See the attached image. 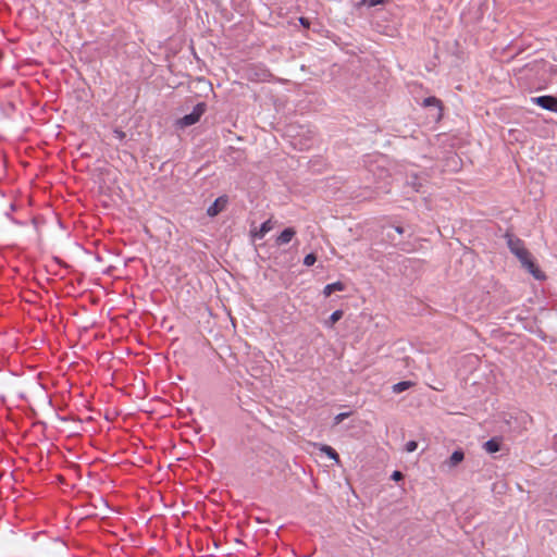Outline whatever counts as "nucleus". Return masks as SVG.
<instances>
[{
    "instance_id": "f257e3e1",
    "label": "nucleus",
    "mask_w": 557,
    "mask_h": 557,
    "mask_svg": "<svg viewBox=\"0 0 557 557\" xmlns=\"http://www.w3.org/2000/svg\"><path fill=\"white\" fill-rule=\"evenodd\" d=\"M508 247L510 251L519 259L522 265L537 280L543 278L544 275L535 264L532 255L525 248L524 243L517 237H508Z\"/></svg>"
},
{
    "instance_id": "f03ea898",
    "label": "nucleus",
    "mask_w": 557,
    "mask_h": 557,
    "mask_svg": "<svg viewBox=\"0 0 557 557\" xmlns=\"http://www.w3.org/2000/svg\"><path fill=\"white\" fill-rule=\"evenodd\" d=\"M239 74L252 83L269 82L272 78V73L262 63H246L239 69Z\"/></svg>"
},
{
    "instance_id": "7ed1b4c3",
    "label": "nucleus",
    "mask_w": 557,
    "mask_h": 557,
    "mask_svg": "<svg viewBox=\"0 0 557 557\" xmlns=\"http://www.w3.org/2000/svg\"><path fill=\"white\" fill-rule=\"evenodd\" d=\"M532 103L537 104L539 107L552 111L557 112V97L545 95L531 98Z\"/></svg>"
},
{
    "instance_id": "20e7f679",
    "label": "nucleus",
    "mask_w": 557,
    "mask_h": 557,
    "mask_svg": "<svg viewBox=\"0 0 557 557\" xmlns=\"http://www.w3.org/2000/svg\"><path fill=\"white\" fill-rule=\"evenodd\" d=\"M205 113V104L203 103H198L191 113L189 114H186L185 116H183L181 120H180V124L181 126L183 127H186V126H190V125H194L196 124L201 115Z\"/></svg>"
},
{
    "instance_id": "39448f33",
    "label": "nucleus",
    "mask_w": 557,
    "mask_h": 557,
    "mask_svg": "<svg viewBox=\"0 0 557 557\" xmlns=\"http://www.w3.org/2000/svg\"><path fill=\"white\" fill-rule=\"evenodd\" d=\"M226 205H227V198L225 196L219 197L208 208L207 214L209 216H216L220 212H222L225 209Z\"/></svg>"
},
{
    "instance_id": "423d86ee",
    "label": "nucleus",
    "mask_w": 557,
    "mask_h": 557,
    "mask_svg": "<svg viewBox=\"0 0 557 557\" xmlns=\"http://www.w3.org/2000/svg\"><path fill=\"white\" fill-rule=\"evenodd\" d=\"M273 227L274 223L269 219L260 225L259 230L251 231V236L253 239H262Z\"/></svg>"
},
{
    "instance_id": "0eeeda50",
    "label": "nucleus",
    "mask_w": 557,
    "mask_h": 557,
    "mask_svg": "<svg viewBox=\"0 0 557 557\" xmlns=\"http://www.w3.org/2000/svg\"><path fill=\"white\" fill-rule=\"evenodd\" d=\"M296 235V231L293 227L285 228L275 239L277 246L288 244Z\"/></svg>"
},
{
    "instance_id": "6e6552de",
    "label": "nucleus",
    "mask_w": 557,
    "mask_h": 557,
    "mask_svg": "<svg viewBox=\"0 0 557 557\" xmlns=\"http://www.w3.org/2000/svg\"><path fill=\"white\" fill-rule=\"evenodd\" d=\"M483 448L488 454H494L500 450V438L493 437L483 444Z\"/></svg>"
},
{
    "instance_id": "1a4fd4ad",
    "label": "nucleus",
    "mask_w": 557,
    "mask_h": 557,
    "mask_svg": "<svg viewBox=\"0 0 557 557\" xmlns=\"http://www.w3.org/2000/svg\"><path fill=\"white\" fill-rule=\"evenodd\" d=\"M345 289V284L342 282H335L332 284H327L324 289L323 294L325 297L331 296L334 292H342Z\"/></svg>"
},
{
    "instance_id": "9d476101",
    "label": "nucleus",
    "mask_w": 557,
    "mask_h": 557,
    "mask_svg": "<svg viewBox=\"0 0 557 557\" xmlns=\"http://www.w3.org/2000/svg\"><path fill=\"white\" fill-rule=\"evenodd\" d=\"M465 458V454L462 450L458 449V450H455L451 456L449 457L447 463L449 465V467H456L457 465H459Z\"/></svg>"
},
{
    "instance_id": "9b49d317",
    "label": "nucleus",
    "mask_w": 557,
    "mask_h": 557,
    "mask_svg": "<svg viewBox=\"0 0 557 557\" xmlns=\"http://www.w3.org/2000/svg\"><path fill=\"white\" fill-rule=\"evenodd\" d=\"M320 450L331 459L335 460L336 463H339V456L334 448L329 445H321Z\"/></svg>"
},
{
    "instance_id": "f8f14e48",
    "label": "nucleus",
    "mask_w": 557,
    "mask_h": 557,
    "mask_svg": "<svg viewBox=\"0 0 557 557\" xmlns=\"http://www.w3.org/2000/svg\"><path fill=\"white\" fill-rule=\"evenodd\" d=\"M424 107H437L440 110H442V102L440 99L435 97H428L423 100Z\"/></svg>"
},
{
    "instance_id": "ddd939ff",
    "label": "nucleus",
    "mask_w": 557,
    "mask_h": 557,
    "mask_svg": "<svg viewBox=\"0 0 557 557\" xmlns=\"http://www.w3.org/2000/svg\"><path fill=\"white\" fill-rule=\"evenodd\" d=\"M410 386H412V382L410 381H403L393 386L394 393H401L406 389H408Z\"/></svg>"
},
{
    "instance_id": "4468645a",
    "label": "nucleus",
    "mask_w": 557,
    "mask_h": 557,
    "mask_svg": "<svg viewBox=\"0 0 557 557\" xmlns=\"http://www.w3.org/2000/svg\"><path fill=\"white\" fill-rule=\"evenodd\" d=\"M343 317V311L342 310H335L331 317H330V324L333 325L334 323H336L337 321H339Z\"/></svg>"
},
{
    "instance_id": "2eb2a0df",
    "label": "nucleus",
    "mask_w": 557,
    "mask_h": 557,
    "mask_svg": "<svg viewBox=\"0 0 557 557\" xmlns=\"http://www.w3.org/2000/svg\"><path fill=\"white\" fill-rule=\"evenodd\" d=\"M317 257L313 253H309L304 258V264L307 267H311L315 263Z\"/></svg>"
},
{
    "instance_id": "dca6fc26",
    "label": "nucleus",
    "mask_w": 557,
    "mask_h": 557,
    "mask_svg": "<svg viewBox=\"0 0 557 557\" xmlns=\"http://www.w3.org/2000/svg\"><path fill=\"white\" fill-rule=\"evenodd\" d=\"M417 447H418V444L414 441L407 442L406 446H405L406 451H408V453L414 451L417 449Z\"/></svg>"
},
{
    "instance_id": "f3484780",
    "label": "nucleus",
    "mask_w": 557,
    "mask_h": 557,
    "mask_svg": "<svg viewBox=\"0 0 557 557\" xmlns=\"http://www.w3.org/2000/svg\"><path fill=\"white\" fill-rule=\"evenodd\" d=\"M113 135H114V137H115L116 139H119V140H121V141H122V140H124V139H125V137H126V134H125L122 129H120V128H115V129L113 131Z\"/></svg>"
},
{
    "instance_id": "a211bd4d",
    "label": "nucleus",
    "mask_w": 557,
    "mask_h": 557,
    "mask_svg": "<svg viewBox=\"0 0 557 557\" xmlns=\"http://www.w3.org/2000/svg\"><path fill=\"white\" fill-rule=\"evenodd\" d=\"M384 0H363L362 3L367 4L368 7H375L377 4L383 3Z\"/></svg>"
},
{
    "instance_id": "6ab92c4d",
    "label": "nucleus",
    "mask_w": 557,
    "mask_h": 557,
    "mask_svg": "<svg viewBox=\"0 0 557 557\" xmlns=\"http://www.w3.org/2000/svg\"><path fill=\"white\" fill-rule=\"evenodd\" d=\"M349 416L347 412L339 413L335 417V423H341L344 419H346Z\"/></svg>"
},
{
    "instance_id": "aec40b11",
    "label": "nucleus",
    "mask_w": 557,
    "mask_h": 557,
    "mask_svg": "<svg viewBox=\"0 0 557 557\" xmlns=\"http://www.w3.org/2000/svg\"><path fill=\"white\" fill-rule=\"evenodd\" d=\"M403 478H404V474L400 471H394L392 474V479L395 481H400V480H403Z\"/></svg>"
},
{
    "instance_id": "412c9836",
    "label": "nucleus",
    "mask_w": 557,
    "mask_h": 557,
    "mask_svg": "<svg viewBox=\"0 0 557 557\" xmlns=\"http://www.w3.org/2000/svg\"><path fill=\"white\" fill-rule=\"evenodd\" d=\"M299 23L305 27V28H309L310 26V21L306 17H300L299 18Z\"/></svg>"
},
{
    "instance_id": "4be33fe9",
    "label": "nucleus",
    "mask_w": 557,
    "mask_h": 557,
    "mask_svg": "<svg viewBox=\"0 0 557 557\" xmlns=\"http://www.w3.org/2000/svg\"><path fill=\"white\" fill-rule=\"evenodd\" d=\"M396 231H397L399 234H401V233H403V227L398 226V227H396Z\"/></svg>"
}]
</instances>
